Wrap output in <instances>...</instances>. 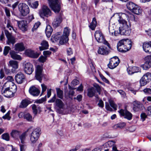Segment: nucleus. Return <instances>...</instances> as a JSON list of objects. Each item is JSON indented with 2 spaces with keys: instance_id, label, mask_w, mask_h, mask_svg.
<instances>
[{
  "instance_id": "f257e3e1",
  "label": "nucleus",
  "mask_w": 151,
  "mask_h": 151,
  "mask_svg": "<svg viewBox=\"0 0 151 151\" xmlns=\"http://www.w3.org/2000/svg\"><path fill=\"white\" fill-rule=\"evenodd\" d=\"M118 21L119 24H120V27H119V32L117 31H114V32H111L109 29V32L112 35L117 36L119 34L121 35H129L131 32V30L130 27L127 25V22L123 19L121 17L118 16Z\"/></svg>"
},
{
  "instance_id": "f03ea898",
  "label": "nucleus",
  "mask_w": 151,
  "mask_h": 151,
  "mask_svg": "<svg viewBox=\"0 0 151 151\" xmlns=\"http://www.w3.org/2000/svg\"><path fill=\"white\" fill-rule=\"evenodd\" d=\"M132 42L128 39H123L120 40L117 44L118 50L121 52H126L130 50L132 47Z\"/></svg>"
},
{
  "instance_id": "7ed1b4c3",
  "label": "nucleus",
  "mask_w": 151,
  "mask_h": 151,
  "mask_svg": "<svg viewBox=\"0 0 151 151\" xmlns=\"http://www.w3.org/2000/svg\"><path fill=\"white\" fill-rule=\"evenodd\" d=\"M18 9L22 16H25L29 12V7L24 3L19 4L18 5Z\"/></svg>"
},
{
  "instance_id": "20e7f679",
  "label": "nucleus",
  "mask_w": 151,
  "mask_h": 151,
  "mask_svg": "<svg viewBox=\"0 0 151 151\" xmlns=\"http://www.w3.org/2000/svg\"><path fill=\"white\" fill-rule=\"evenodd\" d=\"M70 29L68 27L64 28L63 34L60 40L59 43L61 45L66 43L68 41V36L69 35Z\"/></svg>"
},
{
  "instance_id": "39448f33",
  "label": "nucleus",
  "mask_w": 151,
  "mask_h": 151,
  "mask_svg": "<svg viewBox=\"0 0 151 151\" xmlns=\"http://www.w3.org/2000/svg\"><path fill=\"white\" fill-rule=\"evenodd\" d=\"M41 129L39 128L35 129L31 133L30 140L33 143H35L37 140L40 134Z\"/></svg>"
},
{
  "instance_id": "423d86ee",
  "label": "nucleus",
  "mask_w": 151,
  "mask_h": 151,
  "mask_svg": "<svg viewBox=\"0 0 151 151\" xmlns=\"http://www.w3.org/2000/svg\"><path fill=\"white\" fill-rule=\"evenodd\" d=\"M119 63V60L118 57L116 56L110 59L108 66L111 69H113L118 65Z\"/></svg>"
},
{
  "instance_id": "0eeeda50",
  "label": "nucleus",
  "mask_w": 151,
  "mask_h": 151,
  "mask_svg": "<svg viewBox=\"0 0 151 151\" xmlns=\"http://www.w3.org/2000/svg\"><path fill=\"white\" fill-rule=\"evenodd\" d=\"M39 14L41 17L44 18L45 17H48L51 15V12L48 7L43 5L42 9L39 11Z\"/></svg>"
},
{
  "instance_id": "6e6552de",
  "label": "nucleus",
  "mask_w": 151,
  "mask_h": 151,
  "mask_svg": "<svg viewBox=\"0 0 151 151\" xmlns=\"http://www.w3.org/2000/svg\"><path fill=\"white\" fill-rule=\"evenodd\" d=\"M151 80V73L148 72L145 74L141 79L140 83L141 86H144Z\"/></svg>"
},
{
  "instance_id": "1a4fd4ad",
  "label": "nucleus",
  "mask_w": 151,
  "mask_h": 151,
  "mask_svg": "<svg viewBox=\"0 0 151 151\" xmlns=\"http://www.w3.org/2000/svg\"><path fill=\"white\" fill-rule=\"evenodd\" d=\"M50 7L55 12L58 13L60 10L59 5L58 3V0H48Z\"/></svg>"
},
{
  "instance_id": "9d476101",
  "label": "nucleus",
  "mask_w": 151,
  "mask_h": 151,
  "mask_svg": "<svg viewBox=\"0 0 151 151\" xmlns=\"http://www.w3.org/2000/svg\"><path fill=\"white\" fill-rule=\"evenodd\" d=\"M6 87H4V86L1 89V93L4 96L7 98H11L13 97L14 95V94L10 90L9 88Z\"/></svg>"
},
{
  "instance_id": "9b49d317",
  "label": "nucleus",
  "mask_w": 151,
  "mask_h": 151,
  "mask_svg": "<svg viewBox=\"0 0 151 151\" xmlns=\"http://www.w3.org/2000/svg\"><path fill=\"white\" fill-rule=\"evenodd\" d=\"M5 33L7 39V44L10 45L12 44L14 45L16 42L15 38L7 30H5Z\"/></svg>"
},
{
  "instance_id": "f8f14e48",
  "label": "nucleus",
  "mask_w": 151,
  "mask_h": 151,
  "mask_svg": "<svg viewBox=\"0 0 151 151\" xmlns=\"http://www.w3.org/2000/svg\"><path fill=\"white\" fill-rule=\"evenodd\" d=\"M133 109L134 111H139L142 110L144 108L143 105L140 102L134 101L132 103Z\"/></svg>"
},
{
  "instance_id": "ddd939ff",
  "label": "nucleus",
  "mask_w": 151,
  "mask_h": 151,
  "mask_svg": "<svg viewBox=\"0 0 151 151\" xmlns=\"http://www.w3.org/2000/svg\"><path fill=\"white\" fill-rule=\"evenodd\" d=\"M120 115L124 117L128 120H131L132 118V114L127 110H124L123 109H120L119 111Z\"/></svg>"
},
{
  "instance_id": "4468645a",
  "label": "nucleus",
  "mask_w": 151,
  "mask_h": 151,
  "mask_svg": "<svg viewBox=\"0 0 151 151\" xmlns=\"http://www.w3.org/2000/svg\"><path fill=\"white\" fill-rule=\"evenodd\" d=\"M34 68L33 65L29 63H25L24 66V70L27 74H31L34 71Z\"/></svg>"
},
{
  "instance_id": "2eb2a0df",
  "label": "nucleus",
  "mask_w": 151,
  "mask_h": 151,
  "mask_svg": "<svg viewBox=\"0 0 151 151\" xmlns=\"http://www.w3.org/2000/svg\"><path fill=\"white\" fill-rule=\"evenodd\" d=\"M62 16L63 14L61 13L56 16L52 23L54 27H58L62 21Z\"/></svg>"
},
{
  "instance_id": "dca6fc26",
  "label": "nucleus",
  "mask_w": 151,
  "mask_h": 151,
  "mask_svg": "<svg viewBox=\"0 0 151 151\" xmlns=\"http://www.w3.org/2000/svg\"><path fill=\"white\" fill-rule=\"evenodd\" d=\"M19 28L23 31H26L27 30L28 24L27 22L24 20L17 21Z\"/></svg>"
},
{
  "instance_id": "f3484780",
  "label": "nucleus",
  "mask_w": 151,
  "mask_h": 151,
  "mask_svg": "<svg viewBox=\"0 0 151 151\" xmlns=\"http://www.w3.org/2000/svg\"><path fill=\"white\" fill-rule=\"evenodd\" d=\"M94 35L95 38L97 42L101 43L104 42V35L101 31H96L95 32Z\"/></svg>"
},
{
  "instance_id": "a211bd4d",
  "label": "nucleus",
  "mask_w": 151,
  "mask_h": 151,
  "mask_svg": "<svg viewBox=\"0 0 151 151\" xmlns=\"http://www.w3.org/2000/svg\"><path fill=\"white\" fill-rule=\"evenodd\" d=\"M42 68L40 65H38L37 66L35 77L36 79L38 80L40 82H41L42 77Z\"/></svg>"
},
{
  "instance_id": "6ab92c4d",
  "label": "nucleus",
  "mask_w": 151,
  "mask_h": 151,
  "mask_svg": "<svg viewBox=\"0 0 151 151\" xmlns=\"http://www.w3.org/2000/svg\"><path fill=\"white\" fill-rule=\"evenodd\" d=\"M25 77L23 73H20L16 74L15 77L16 82L19 84L22 83L24 81Z\"/></svg>"
},
{
  "instance_id": "aec40b11",
  "label": "nucleus",
  "mask_w": 151,
  "mask_h": 151,
  "mask_svg": "<svg viewBox=\"0 0 151 151\" xmlns=\"http://www.w3.org/2000/svg\"><path fill=\"white\" fill-rule=\"evenodd\" d=\"M10 86L7 88H9L10 91L14 94L16 92L17 90V87L14 84V83L12 82H6L4 85V87H6L8 85Z\"/></svg>"
},
{
  "instance_id": "412c9836",
  "label": "nucleus",
  "mask_w": 151,
  "mask_h": 151,
  "mask_svg": "<svg viewBox=\"0 0 151 151\" xmlns=\"http://www.w3.org/2000/svg\"><path fill=\"white\" fill-rule=\"evenodd\" d=\"M149 56H147L145 58V62L143 65V69L147 70L151 67V58Z\"/></svg>"
},
{
  "instance_id": "4be33fe9",
  "label": "nucleus",
  "mask_w": 151,
  "mask_h": 151,
  "mask_svg": "<svg viewBox=\"0 0 151 151\" xmlns=\"http://www.w3.org/2000/svg\"><path fill=\"white\" fill-rule=\"evenodd\" d=\"M29 92L30 94L34 96H38L40 93V91L34 86L30 88Z\"/></svg>"
},
{
  "instance_id": "5701e85b",
  "label": "nucleus",
  "mask_w": 151,
  "mask_h": 151,
  "mask_svg": "<svg viewBox=\"0 0 151 151\" xmlns=\"http://www.w3.org/2000/svg\"><path fill=\"white\" fill-rule=\"evenodd\" d=\"M26 54L29 57L36 58H37L39 55L37 52H35L34 51L30 50H28L26 51Z\"/></svg>"
},
{
  "instance_id": "b1692460",
  "label": "nucleus",
  "mask_w": 151,
  "mask_h": 151,
  "mask_svg": "<svg viewBox=\"0 0 151 151\" xmlns=\"http://www.w3.org/2000/svg\"><path fill=\"white\" fill-rule=\"evenodd\" d=\"M143 48L145 52L151 54V42H144L143 44Z\"/></svg>"
},
{
  "instance_id": "393cba45",
  "label": "nucleus",
  "mask_w": 151,
  "mask_h": 151,
  "mask_svg": "<svg viewBox=\"0 0 151 151\" xmlns=\"http://www.w3.org/2000/svg\"><path fill=\"white\" fill-rule=\"evenodd\" d=\"M127 72L129 75L137 73L139 71V68L136 66L129 67L127 69Z\"/></svg>"
},
{
  "instance_id": "a878e982",
  "label": "nucleus",
  "mask_w": 151,
  "mask_h": 151,
  "mask_svg": "<svg viewBox=\"0 0 151 151\" xmlns=\"http://www.w3.org/2000/svg\"><path fill=\"white\" fill-rule=\"evenodd\" d=\"M87 91V95L89 97H92L95 95L96 91L94 88L91 87L88 88Z\"/></svg>"
},
{
  "instance_id": "bb28decb",
  "label": "nucleus",
  "mask_w": 151,
  "mask_h": 151,
  "mask_svg": "<svg viewBox=\"0 0 151 151\" xmlns=\"http://www.w3.org/2000/svg\"><path fill=\"white\" fill-rule=\"evenodd\" d=\"M25 49V47L22 43H17L15 45V50L16 51H22Z\"/></svg>"
},
{
  "instance_id": "cd10ccee",
  "label": "nucleus",
  "mask_w": 151,
  "mask_h": 151,
  "mask_svg": "<svg viewBox=\"0 0 151 151\" xmlns=\"http://www.w3.org/2000/svg\"><path fill=\"white\" fill-rule=\"evenodd\" d=\"M41 46L39 47L40 50H43L48 48L49 45L48 42L46 40H43L40 44Z\"/></svg>"
},
{
  "instance_id": "c85d7f7f",
  "label": "nucleus",
  "mask_w": 151,
  "mask_h": 151,
  "mask_svg": "<svg viewBox=\"0 0 151 151\" xmlns=\"http://www.w3.org/2000/svg\"><path fill=\"white\" fill-rule=\"evenodd\" d=\"M29 129L23 133L21 134H20L19 136V138L21 141V142L22 144L25 143V141L26 139V137L27 136V133Z\"/></svg>"
},
{
  "instance_id": "c756f323",
  "label": "nucleus",
  "mask_w": 151,
  "mask_h": 151,
  "mask_svg": "<svg viewBox=\"0 0 151 151\" xmlns=\"http://www.w3.org/2000/svg\"><path fill=\"white\" fill-rule=\"evenodd\" d=\"M98 52L99 54L103 55H106L108 54V52L106 50V47H99Z\"/></svg>"
},
{
  "instance_id": "7c9ffc66",
  "label": "nucleus",
  "mask_w": 151,
  "mask_h": 151,
  "mask_svg": "<svg viewBox=\"0 0 151 151\" xmlns=\"http://www.w3.org/2000/svg\"><path fill=\"white\" fill-rule=\"evenodd\" d=\"M53 31L50 25H47L45 29V33L47 37H49Z\"/></svg>"
},
{
  "instance_id": "2f4dec72",
  "label": "nucleus",
  "mask_w": 151,
  "mask_h": 151,
  "mask_svg": "<svg viewBox=\"0 0 151 151\" xmlns=\"http://www.w3.org/2000/svg\"><path fill=\"white\" fill-rule=\"evenodd\" d=\"M11 57L14 59L21 60V58L20 55L17 54L14 51H12L10 52Z\"/></svg>"
},
{
  "instance_id": "473e14b6",
  "label": "nucleus",
  "mask_w": 151,
  "mask_h": 151,
  "mask_svg": "<svg viewBox=\"0 0 151 151\" xmlns=\"http://www.w3.org/2000/svg\"><path fill=\"white\" fill-rule=\"evenodd\" d=\"M55 104L56 106L60 109H62L64 105L62 101L60 99H56Z\"/></svg>"
},
{
  "instance_id": "72a5a7b5",
  "label": "nucleus",
  "mask_w": 151,
  "mask_h": 151,
  "mask_svg": "<svg viewBox=\"0 0 151 151\" xmlns=\"http://www.w3.org/2000/svg\"><path fill=\"white\" fill-rule=\"evenodd\" d=\"M9 64L10 66L13 68L16 69L18 67V62L15 60H11L9 62Z\"/></svg>"
},
{
  "instance_id": "f704fd0d",
  "label": "nucleus",
  "mask_w": 151,
  "mask_h": 151,
  "mask_svg": "<svg viewBox=\"0 0 151 151\" xmlns=\"http://www.w3.org/2000/svg\"><path fill=\"white\" fill-rule=\"evenodd\" d=\"M97 22L95 18L94 17L92 21L89 26V27L92 30H94L96 26Z\"/></svg>"
},
{
  "instance_id": "c9c22d12",
  "label": "nucleus",
  "mask_w": 151,
  "mask_h": 151,
  "mask_svg": "<svg viewBox=\"0 0 151 151\" xmlns=\"http://www.w3.org/2000/svg\"><path fill=\"white\" fill-rule=\"evenodd\" d=\"M21 132L19 131L13 130H12L11 133V135L12 137L16 138L20 134Z\"/></svg>"
},
{
  "instance_id": "e433bc0d",
  "label": "nucleus",
  "mask_w": 151,
  "mask_h": 151,
  "mask_svg": "<svg viewBox=\"0 0 151 151\" xmlns=\"http://www.w3.org/2000/svg\"><path fill=\"white\" fill-rule=\"evenodd\" d=\"M132 12L136 14H139L142 12V10L137 5L133 9Z\"/></svg>"
},
{
  "instance_id": "4c0bfd02",
  "label": "nucleus",
  "mask_w": 151,
  "mask_h": 151,
  "mask_svg": "<svg viewBox=\"0 0 151 151\" xmlns=\"http://www.w3.org/2000/svg\"><path fill=\"white\" fill-rule=\"evenodd\" d=\"M29 104V101L26 99L23 100L21 103L19 107L21 108L26 107Z\"/></svg>"
},
{
  "instance_id": "58836bf2",
  "label": "nucleus",
  "mask_w": 151,
  "mask_h": 151,
  "mask_svg": "<svg viewBox=\"0 0 151 151\" xmlns=\"http://www.w3.org/2000/svg\"><path fill=\"white\" fill-rule=\"evenodd\" d=\"M56 90L58 97L60 99H62L63 97V91L58 88H56Z\"/></svg>"
},
{
  "instance_id": "ea45409f",
  "label": "nucleus",
  "mask_w": 151,
  "mask_h": 151,
  "mask_svg": "<svg viewBox=\"0 0 151 151\" xmlns=\"http://www.w3.org/2000/svg\"><path fill=\"white\" fill-rule=\"evenodd\" d=\"M136 5L132 2H129L127 5V6L128 9L132 12L133 9L136 6Z\"/></svg>"
},
{
  "instance_id": "a19ab883",
  "label": "nucleus",
  "mask_w": 151,
  "mask_h": 151,
  "mask_svg": "<svg viewBox=\"0 0 151 151\" xmlns=\"http://www.w3.org/2000/svg\"><path fill=\"white\" fill-rule=\"evenodd\" d=\"M61 35V33L60 32H57L52 36V38L55 41H57L59 39L60 40L61 37H62Z\"/></svg>"
},
{
  "instance_id": "79ce46f5",
  "label": "nucleus",
  "mask_w": 151,
  "mask_h": 151,
  "mask_svg": "<svg viewBox=\"0 0 151 151\" xmlns=\"http://www.w3.org/2000/svg\"><path fill=\"white\" fill-rule=\"evenodd\" d=\"M115 142L113 141H109L105 143L103 146L104 147H110L113 146L115 144Z\"/></svg>"
},
{
  "instance_id": "37998d69",
  "label": "nucleus",
  "mask_w": 151,
  "mask_h": 151,
  "mask_svg": "<svg viewBox=\"0 0 151 151\" xmlns=\"http://www.w3.org/2000/svg\"><path fill=\"white\" fill-rule=\"evenodd\" d=\"M24 119H26L28 121L30 122L32 121V116L29 113L24 114Z\"/></svg>"
},
{
  "instance_id": "c03bdc74",
  "label": "nucleus",
  "mask_w": 151,
  "mask_h": 151,
  "mask_svg": "<svg viewBox=\"0 0 151 151\" xmlns=\"http://www.w3.org/2000/svg\"><path fill=\"white\" fill-rule=\"evenodd\" d=\"M1 137L3 139L6 141H8L9 140V136L8 133H5L1 135Z\"/></svg>"
},
{
  "instance_id": "a18cd8bd",
  "label": "nucleus",
  "mask_w": 151,
  "mask_h": 151,
  "mask_svg": "<svg viewBox=\"0 0 151 151\" xmlns=\"http://www.w3.org/2000/svg\"><path fill=\"white\" fill-rule=\"evenodd\" d=\"M11 50L9 46H5L3 54L4 55L6 56L8 53L9 51Z\"/></svg>"
},
{
  "instance_id": "49530a36",
  "label": "nucleus",
  "mask_w": 151,
  "mask_h": 151,
  "mask_svg": "<svg viewBox=\"0 0 151 151\" xmlns=\"http://www.w3.org/2000/svg\"><path fill=\"white\" fill-rule=\"evenodd\" d=\"M93 86L96 88L97 92L99 94H100L101 90L100 86L97 84H95L93 85Z\"/></svg>"
},
{
  "instance_id": "de8ad7c7",
  "label": "nucleus",
  "mask_w": 151,
  "mask_h": 151,
  "mask_svg": "<svg viewBox=\"0 0 151 151\" xmlns=\"http://www.w3.org/2000/svg\"><path fill=\"white\" fill-rule=\"evenodd\" d=\"M109 103L111 106L115 110H116L117 105L114 103V101L112 100L109 101Z\"/></svg>"
},
{
  "instance_id": "09e8293b",
  "label": "nucleus",
  "mask_w": 151,
  "mask_h": 151,
  "mask_svg": "<svg viewBox=\"0 0 151 151\" xmlns=\"http://www.w3.org/2000/svg\"><path fill=\"white\" fill-rule=\"evenodd\" d=\"M32 108L33 114L35 115H36L38 112L37 106L35 104H33L32 106Z\"/></svg>"
},
{
  "instance_id": "8fccbe9b",
  "label": "nucleus",
  "mask_w": 151,
  "mask_h": 151,
  "mask_svg": "<svg viewBox=\"0 0 151 151\" xmlns=\"http://www.w3.org/2000/svg\"><path fill=\"white\" fill-rule=\"evenodd\" d=\"M40 24V22H37L36 23L33 27L32 29V32H34L35 30H36L39 27Z\"/></svg>"
},
{
  "instance_id": "3c124183",
  "label": "nucleus",
  "mask_w": 151,
  "mask_h": 151,
  "mask_svg": "<svg viewBox=\"0 0 151 151\" xmlns=\"http://www.w3.org/2000/svg\"><path fill=\"white\" fill-rule=\"evenodd\" d=\"M79 83V81L76 79L73 80L71 83V85L73 86H75L78 85Z\"/></svg>"
},
{
  "instance_id": "603ef678",
  "label": "nucleus",
  "mask_w": 151,
  "mask_h": 151,
  "mask_svg": "<svg viewBox=\"0 0 151 151\" xmlns=\"http://www.w3.org/2000/svg\"><path fill=\"white\" fill-rule=\"evenodd\" d=\"M38 4V2L36 1L31 4V6L33 8H36L37 7Z\"/></svg>"
},
{
  "instance_id": "864d4df0",
  "label": "nucleus",
  "mask_w": 151,
  "mask_h": 151,
  "mask_svg": "<svg viewBox=\"0 0 151 151\" xmlns=\"http://www.w3.org/2000/svg\"><path fill=\"white\" fill-rule=\"evenodd\" d=\"M46 100V96H45L44 97L42 98L41 99L37 100L36 102L37 103H42L45 101Z\"/></svg>"
},
{
  "instance_id": "5fc2aeb1",
  "label": "nucleus",
  "mask_w": 151,
  "mask_h": 151,
  "mask_svg": "<svg viewBox=\"0 0 151 151\" xmlns=\"http://www.w3.org/2000/svg\"><path fill=\"white\" fill-rule=\"evenodd\" d=\"M41 86L42 87V91L41 93V95L43 94V93L46 91L47 88V86L46 85H45L44 84H41Z\"/></svg>"
},
{
  "instance_id": "6e6d98bb",
  "label": "nucleus",
  "mask_w": 151,
  "mask_h": 151,
  "mask_svg": "<svg viewBox=\"0 0 151 151\" xmlns=\"http://www.w3.org/2000/svg\"><path fill=\"white\" fill-rule=\"evenodd\" d=\"M69 89L71 90L69 92V95H70L73 96L75 93L73 91V90L76 89V88H73L71 87L70 86H69Z\"/></svg>"
},
{
  "instance_id": "4d7b16f0",
  "label": "nucleus",
  "mask_w": 151,
  "mask_h": 151,
  "mask_svg": "<svg viewBox=\"0 0 151 151\" xmlns=\"http://www.w3.org/2000/svg\"><path fill=\"white\" fill-rule=\"evenodd\" d=\"M67 53L68 55H70L73 54V51L71 48L69 47L67 49Z\"/></svg>"
},
{
  "instance_id": "13d9d810",
  "label": "nucleus",
  "mask_w": 151,
  "mask_h": 151,
  "mask_svg": "<svg viewBox=\"0 0 151 151\" xmlns=\"http://www.w3.org/2000/svg\"><path fill=\"white\" fill-rule=\"evenodd\" d=\"M46 57L42 56L39 58V60L40 62L42 63H44L46 61Z\"/></svg>"
},
{
  "instance_id": "bf43d9fd",
  "label": "nucleus",
  "mask_w": 151,
  "mask_h": 151,
  "mask_svg": "<svg viewBox=\"0 0 151 151\" xmlns=\"http://www.w3.org/2000/svg\"><path fill=\"white\" fill-rule=\"evenodd\" d=\"M9 114L10 112L9 111L5 115L3 116L2 118L4 119H7L8 120H9L10 119Z\"/></svg>"
},
{
  "instance_id": "052dcab7",
  "label": "nucleus",
  "mask_w": 151,
  "mask_h": 151,
  "mask_svg": "<svg viewBox=\"0 0 151 151\" xmlns=\"http://www.w3.org/2000/svg\"><path fill=\"white\" fill-rule=\"evenodd\" d=\"M98 105L99 107L101 108H102L104 107V104L103 101L101 99L99 101Z\"/></svg>"
},
{
  "instance_id": "680f3d73",
  "label": "nucleus",
  "mask_w": 151,
  "mask_h": 151,
  "mask_svg": "<svg viewBox=\"0 0 151 151\" xmlns=\"http://www.w3.org/2000/svg\"><path fill=\"white\" fill-rule=\"evenodd\" d=\"M51 53V52L49 51H45L43 52V55L45 56V57H47L48 55H50Z\"/></svg>"
},
{
  "instance_id": "e2e57ef3",
  "label": "nucleus",
  "mask_w": 151,
  "mask_h": 151,
  "mask_svg": "<svg viewBox=\"0 0 151 151\" xmlns=\"http://www.w3.org/2000/svg\"><path fill=\"white\" fill-rule=\"evenodd\" d=\"M143 91L145 93L151 94V89L150 88H145L144 89Z\"/></svg>"
},
{
  "instance_id": "0e129e2a",
  "label": "nucleus",
  "mask_w": 151,
  "mask_h": 151,
  "mask_svg": "<svg viewBox=\"0 0 151 151\" xmlns=\"http://www.w3.org/2000/svg\"><path fill=\"white\" fill-rule=\"evenodd\" d=\"M140 116L141 119H142V121H144L145 120V119L147 117V116L146 115V114L144 113H142Z\"/></svg>"
},
{
  "instance_id": "69168bd1",
  "label": "nucleus",
  "mask_w": 151,
  "mask_h": 151,
  "mask_svg": "<svg viewBox=\"0 0 151 151\" xmlns=\"http://www.w3.org/2000/svg\"><path fill=\"white\" fill-rule=\"evenodd\" d=\"M105 107L106 109L108 111H112V109L111 108L109 104L107 103H106L105 104Z\"/></svg>"
},
{
  "instance_id": "338daca9",
  "label": "nucleus",
  "mask_w": 151,
  "mask_h": 151,
  "mask_svg": "<svg viewBox=\"0 0 151 151\" xmlns=\"http://www.w3.org/2000/svg\"><path fill=\"white\" fill-rule=\"evenodd\" d=\"M20 151H25L26 147V145H24L20 144Z\"/></svg>"
},
{
  "instance_id": "774afa93",
  "label": "nucleus",
  "mask_w": 151,
  "mask_h": 151,
  "mask_svg": "<svg viewBox=\"0 0 151 151\" xmlns=\"http://www.w3.org/2000/svg\"><path fill=\"white\" fill-rule=\"evenodd\" d=\"M147 111L148 115L151 116V106H149L147 108Z\"/></svg>"
}]
</instances>
